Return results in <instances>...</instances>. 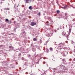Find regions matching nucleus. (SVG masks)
I'll return each mask as SVG.
<instances>
[{
    "label": "nucleus",
    "mask_w": 75,
    "mask_h": 75,
    "mask_svg": "<svg viewBox=\"0 0 75 75\" xmlns=\"http://www.w3.org/2000/svg\"><path fill=\"white\" fill-rule=\"evenodd\" d=\"M71 32V29H69V32H67V34H66V35H67L66 36V38H67V40H68V38L69 37L68 36H69V35H70Z\"/></svg>",
    "instance_id": "f257e3e1"
},
{
    "label": "nucleus",
    "mask_w": 75,
    "mask_h": 75,
    "mask_svg": "<svg viewBox=\"0 0 75 75\" xmlns=\"http://www.w3.org/2000/svg\"><path fill=\"white\" fill-rule=\"evenodd\" d=\"M35 25H36V23H35V22H31V26H34Z\"/></svg>",
    "instance_id": "f03ea898"
},
{
    "label": "nucleus",
    "mask_w": 75,
    "mask_h": 75,
    "mask_svg": "<svg viewBox=\"0 0 75 75\" xmlns=\"http://www.w3.org/2000/svg\"><path fill=\"white\" fill-rule=\"evenodd\" d=\"M67 34V33H65L64 31V32H62V35H67V34Z\"/></svg>",
    "instance_id": "7ed1b4c3"
},
{
    "label": "nucleus",
    "mask_w": 75,
    "mask_h": 75,
    "mask_svg": "<svg viewBox=\"0 0 75 75\" xmlns=\"http://www.w3.org/2000/svg\"><path fill=\"white\" fill-rule=\"evenodd\" d=\"M62 61L64 62V63H65V62H66V61H65V59H62Z\"/></svg>",
    "instance_id": "20e7f679"
},
{
    "label": "nucleus",
    "mask_w": 75,
    "mask_h": 75,
    "mask_svg": "<svg viewBox=\"0 0 75 75\" xmlns=\"http://www.w3.org/2000/svg\"><path fill=\"white\" fill-rule=\"evenodd\" d=\"M29 9L30 10H33V8H32V6H30L29 7Z\"/></svg>",
    "instance_id": "39448f33"
},
{
    "label": "nucleus",
    "mask_w": 75,
    "mask_h": 75,
    "mask_svg": "<svg viewBox=\"0 0 75 75\" xmlns=\"http://www.w3.org/2000/svg\"><path fill=\"white\" fill-rule=\"evenodd\" d=\"M59 48H60V49H62V46H60V45H59Z\"/></svg>",
    "instance_id": "423d86ee"
},
{
    "label": "nucleus",
    "mask_w": 75,
    "mask_h": 75,
    "mask_svg": "<svg viewBox=\"0 0 75 75\" xmlns=\"http://www.w3.org/2000/svg\"><path fill=\"white\" fill-rule=\"evenodd\" d=\"M33 41H37V38H33Z\"/></svg>",
    "instance_id": "0eeeda50"
},
{
    "label": "nucleus",
    "mask_w": 75,
    "mask_h": 75,
    "mask_svg": "<svg viewBox=\"0 0 75 75\" xmlns=\"http://www.w3.org/2000/svg\"><path fill=\"white\" fill-rule=\"evenodd\" d=\"M29 0H26L25 1V2L26 3H28V1H29Z\"/></svg>",
    "instance_id": "6e6552de"
},
{
    "label": "nucleus",
    "mask_w": 75,
    "mask_h": 75,
    "mask_svg": "<svg viewBox=\"0 0 75 75\" xmlns=\"http://www.w3.org/2000/svg\"><path fill=\"white\" fill-rule=\"evenodd\" d=\"M50 51H53V49H52V47H50Z\"/></svg>",
    "instance_id": "1a4fd4ad"
},
{
    "label": "nucleus",
    "mask_w": 75,
    "mask_h": 75,
    "mask_svg": "<svg viewBox=\"0 0 75 75\" xmlns=\"http://www.w3.org/2000/svg\"><path fill=\"white\" fill-rule=\"evenodd\" d=\"M5 22H8V19H6V20H5Z\"/></svg>",
    "instance_id": "9d476101"
},
{
    "label": "nucleus",
    "mask_w": 75,
    "mask_h": 75,
    "mask_svg": "<svg viewBox=\"0 0 75 75\" xmlns=\"http://www.w3.org/2000/svg\"><path fill=\"white\" fill-rule=\"evenodd\" d=\"M8 24H11V21H8Z\"/></svg>",
    "instance_id": "9b49d317"
},
{
    "label": "nucleus",
    "mask_w": 75,
    "mask_h": 75,
    "mask_svg": "<svg viewBox=\"0 0 75 75\" xmlns=\"http://www.w3.org/2000/svg\"><path fill=\"white\" fill-rule=\"evenodd\" d=\"M67 6H64V7H62V8H64L65 9V8H67Z\"/></svg>",
    "instance_id": "f8f14e48"
},
{
    "label": "nucleus",
    "mask_w": 75,
    "mask_h": 75,
    "mask_svg": "<svg viewBox=\"0 0 75 75\" xmlns=\"http://www.w3.org/2000/svg\"><path fill=\"white\" fill-rule=\"evenodd\" d=\"M61 54H62L63 55H64V52H63L61 53Z\"/></svg>",
    "instance_id": "ddd939ff"
},
{
    "label": "nucleus",
    "mask_w": 75,
    "mask_h": 75,
    "mask_svg": "<svg viewBox=\"0 0 75 75\" xmlns=\"http://www.w3.org/2000/svg\"><path fill=\"white\" fill-rule=\"evenodd\" d=\"M38 16H41V13H40V12H39L38 13Z\"/></svg>",
    "instance_id": "4468645a"
},
{
    "label": "nucleus",
    "mask_w": 75,
    "mask_h": 75,
    "mask_svg": "<svg viewBox=\"0 0 75 75\" xmlns=\"http://www.w3.org/2000/svg\"><path fill=\"white\" fill-rule=\"evenodd\" d=\"M52 33H51V34H49V35L50 36H52Z\"/></svg>",
    "instance_id": "2eb2a0df"
},
{
    "label": "nucleus",
    "mask_w": 75,
    "mask_h": 75,
    "mask_svg": "<svg viewBox=\"0 0 75 75\" xmlns=\"http://www.w3.org/2000/svg\"><path fill=\"white\" fill-rule=\"evenodd\" d=\"M65 15L66 16H67L68 15V13H65Z\"/></svg>",
    "instance_id": "dca6fc26"
},
{
    "label": "nucleus",
    "mask_w": 75,
    "mask_h": 75,
    "mask_svg": "<svg viewBox=\"0 0 75 75\" xmlns=\"http://www.w3.org/2000/svg\"><path fill=\"white\" fill-rule=\"evenodd\" d=\"M9 47L10 48H13V47H12V46H9Z\"/></svg>",
    "instance_id": "f3484780"
},
{
    "label": "nucleus",
    "mask_w": 75,
    "mask_h": 75,
    "mask_svg": "<svg viewBox=\"0 0 75 75\" xmlns=\"http://www.w3.org/2000/svg\"><path fill=\"white\" fill-rule=\"evenodd\" d=\"M57 13H59L60 12L59 10H57Z\"/></svg>",
    "instance_id": "a211bd4d"
},
{
    "label": "nucleus",
    "mask_w": 75,
    "mask_h": 75,
    "mask_svg": "<svg viewBox=\"0 0 75 75\" xmlns=\"http://www.w3.org/2000/svg\"><path fill=\"white\" fill-rule=\"evenodd\" d=\"M73 61H75V58H74L73 59Z\"/></svg>",
    "instance_id": "6ab92c4d"
},
{
    "label": "nucleus",
    "mask_w": 75,
    "mask_h": 75,
    "mask_svg": "<svg viewBox=\"0 0 75 75\" xmlns=\"http://www.w3.org/2000/svg\"><path fill=\"white\" fill-rule=\"evenodd\" d=\"M16 4L15 5H14V7H15V8H16Z\"/></svg>",
    "instance_id": "aec40b11"
},
{
    "label": "nucleus",
    "mask_w": 75,
    "mask_h": 75,
    "mask_svg": "<svg viewBox=\"0 0 75 75\" xmlns=\"http://www.w3.org/2000/svg\"><path fill=\"white\" fill-rule=\"evenodd\" d=\"M60 27V29H61V26H59Z\"/></svg>",
    "instance_id": "412c9836"
},
{
    "label": "nucleus",
    "mask_w": 75,
    "mask_h": 75,
    "mask_svg": "<svg viewBox=\"0 0 75 75\" xmlns=\"http://www.w3.org/2000/svg\"><path fill=\"white\" fill-rule=\"evenodd\" d=\"M54 32H57V30H54Z\"/></svg>",
    "instance_id": "4be33fe9"
},
{
    "label": "nucleus",
    "mask_w": 75,
    "mask_h": 75,
    "mask_svg": "<svg viewBox=\"0 0 75 75\" xmlns=\"http://www.w3.org/2000/svg\"><path fill=\"white\" fill-rule=\"evenodd\" d=\"M62 44H60V45H62Z\"/></svg>",
    "instance_id": "5701e85b"
},
{
    "label": "nucleus",
    "mask_w": 75,
    "mask_h": 75,
    "mask_svg": "<svg viewBox=\"0 0 75 75\" xmlns=\"http://www.w3.org/2000/svg\"><path fill=\"white\" fill-rule=\"evenodd\" d=\"M17 7H18V6H17Z\"/></svg>",
    "instance_id": "b1692460"
},
{
    "label": "nucleus",
    "mask_w": 75,
    "mask_h": 75,
    "mask_svg": "<svg viewBox=\"0 0 75 75\" xmlns=\"http://www.w3.org/2000/svg\"><path fill=\"white\" fill-rule=\"evenodd\" d=\"M64 55H64H63V56H65V55Z\"/></svg>",
    "instance_id": "393cba45"
},
{
    "label": "nucleus",
    "mask_w": 75,
    "mask_h": 75,
    "mask_svg": "<svg viewBox=\"0 0 75 75\" xmlns=\"http://www.w3.org/2000/svg\"><path fill=\"white\" fill-rule=\"evenodd\" d=\"M74 48H75V46L74 47Z\"/></svg>",
    "instance_id": "a878e982"
},
{
    "label": "nucleus",
    "mask_w": 75,
    "mask_h": 75,
    "mask_svg": "<svg viewBox=\"0 0 75 75\" xmlns=\"http://www.w3.org/2000/svg\"><path fill=\"white\" fill-rule=\"evenodd\" d=\"M15 22V21H14V22Z\"/></svg>",
    "instance_id": "bb28decb"
}]
</instances>
